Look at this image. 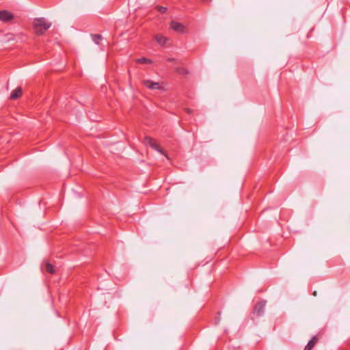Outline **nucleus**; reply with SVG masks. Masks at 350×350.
<instances>
[{
    "instance_id": "obj_16",
    "label": "nucleus",
    "mask_w": 350,
    "mask_h": 350,
    "mask_svg": "<svg viewBox=\"0 0 350 350\" xmlns=\"http://www.w3.org/2000/svg\"><path fill=\"white\" fill-rule=\"evenodd\" d=\"M219 321H220L219 317H217L216 320H215V324H218Z\"/></svg>"
},
{
    "instance_id": "obj_15",
    "label": "nucleus",
    "mask_w": 350,
    "mask_h": 350,
    "mask_svg": "<svg viewBox=\"0 0 350 350\" xmlns=\"http://www.w3.org/2000/svg\"><path fill=\"white\" fill-rule=\"evenodd\" d=\"M185 111L186 113H187L188 114H191L192 113V110L189 108H185Z\"/></svg>"
},
{
    "instance_id": "obj_3",
    "label": "nucleus",
    "mask_w": 350,
    "mask_h": 350,
    "mask_svg": "<svg viewBox=\"0 0 350 350\" xmlns=\"http://www.w3.org/2000/svg\"><path fill=\"white\" fill-rule=\"evenodd\" d=\"M144 144L146 145H149L150 146H151L153 149H154L155 150H157V152L165 155V157H167V155L165 154V152L162 150V148L155 143L154 140L151 138L150 137H148V136H146L144 137Z\"/></svg>"
},
{
    "instance_id": "obj_5",
    "label": "nucleus",
    "mask_w": 350,
    "mask_h": 350,
    "mask_svg": "<svg viewBox=\"0 0 350 350\" xmlns=\"http://www.w3.org/2000/svg\"><path fill=\"white\" fill-rule=\"evenodd\" d=\"M142 83L144 86L150 90H160L161 89V84L159 82H154L151 80H144Z\"/></svg>"
},
{
    "instance_id": "obj_12",
    "label": "nucleus",
    "mask_w": 350,
    "mask_h": 350,
    "mask_svg": "<svg viewBox=\"0 0 350 350\" xmlns=\"http://www.w3.org/2000/svg\"><path fill=\"white\" fill-rule=\"evenodd\" d=\"M136 62L140 64H149L151 62V60L146 57H142L137 59Z\"/></svg>"
},
{
    "instance_id": "obj_6",
    "label": "nucleus",
    "mask_w": 350,
    "mask_h": 350,
    "mask_svg": "<svg viewBox=\"0 0 350 350\" xmlns=\"http://www.w3.org/2000/svg\"><path fill=\"white\" fill-rule=\"evenodd\" d=\"M170 28L178 33H183L185 29V26L182 23L176 21H172L170 23Z\"/></svg>"
},
{
    "instance_id": "obj_14",
    "label": "nucleus",
    "mask_w": 350,
    "mask_h": 350,
    "mask_svg": "<svg viewBox=\"0 0 350 350\" xmlns=\"http://www.w3.org/2000/svg\"><path fill=\"white\" fill-rule=\"evenodd\" d=\"M158 10L161 13H165V11L167 10V8L165 7L159 6L158 8Z\"/></svg>"
},
{
    "instance_id": "obj_10",
    "label": "nucleus",
    "mask_w": 350,
    "mask_h": 350,
    "mask_svg": "<svg viewBox=\"0 0 350 350\" xmlns=\"http://www.w3.org/2000/svg\"><path fill=\"white\" fill-rule=\"evenodd\" d=\"M45 269H46V271H47L48 273H49L51 274H54L55 273V269L54 266L49 262L46 263Z\"/></svg>"
},
{
    "instance_id": "obj_8",
    "label": "nucleus",
    "mask_w": 350,
    "mask_h": 350,
    "mask_svg": "<svg viewBox=\"0 0 350 350\" xmlns=\"http://www.w3.org/2000/svg\"><path fill=\"white\" fill-rule=\"evenodd\" d=\"M319 338L317 336H313L310 341L308 342L307 345L305 347L304 350H312L315 345L317 343Z\"/></svg>"
},
{
    "instance_id": "obj_2",
    "label": "nucleus",
    "mask_w": 350,
    "mask_h": 350,
    "mask_svg": "<svg viewBox=\"0 0 350 350\" xmlns=\"http://www.w3.org/2000/svg\"><path fill=\"white\" fill-rule=\"evenodd\" d=\"M266 303L265 300H260L255 304L253 310L254 316L259 317L264 314Z\"/></svg>"
},
{
    "instance_id": "obj_7",
    "label": "nucleus",
    "mask_w": 350,
    "mask_h": 350,
    "mask_svg": "<svg viewBox=\"0 0 350 350\" xmlns=\"http://www.w3.org/2000/svg\"><path fill=\"white\" fill-rule=\"evenodd\" d=\"M22 94H23V91H22L21 88L18 87L12 92V93L10 96V98L11 100H16V99L18 98L19 97H21L22 96Z\"/></svg>"
},
{
    "instance_id": "obj_1",
    "label": "nucleus",
    "mask_w": 350,
    "mask_h": 350,
    "mask_svg": "<svg viewBox=\"0 0 350 350\" xmlns=\"http://www.w3.org/2000/svg\"><path fill=\"white\" fill-rule=\"evenodd\" d=\"M51 27V23L44 18H36L33 22V29L35 33L38 35H42Z\"/></svg>"
},
{
    "instance_id": "obj_9",
    "label": "nucleus",
    "mask_w": 350,
    "mask_h": 350,
    "mask_svg": "<svg viewBox=\"0 0 350 350\" xmlns=\"http://www.w3.org/2000/svg\"><path fill=\"white\" fill-rule=\"evenodd\" d=\"M155 40L159 44L163 45L165 44L167 39L161 35H157L155 36Z\"/></svg>"
},
{
    "instance_id": "obj_11",
    "label": "nucleus",
    "mask_w": 350,
    "mask_h": 350,
    "mask_svg": "<svg viewBox=\"0 0 350 350\" xmlns=\"http://www.w3.org/2000/svg\"><path fill=\"white\" fill-rule=\"evenodd\" d=\"M91 37L94 42L96 44H99V42L103 38L102 36L100 34H92Z\"/></svg>"
},
{
    "instance_id": "obj_4",
    "label": "nucleus",
    "mask_w": 350,
    "mask_h": 350,
    "mask_svg": "<svg viewBox=\"0 0 350 350\" xmlns=\"http://www.w3.org/2000/svg\"><path fill=\"white\" fill-rule=\"evenodd\" d=\"M14 18L12 13L8 10L0 11V21L8 23Z\"/></svg>"
},
{
    "instance_id": "obj_18",
    "label": "nucleus",
    "mask_w": 350,
    "mask_h": 350,
    "mask_svg": "<svg viewBox=\"0 0 350 350\" xmlns=\"http://www.w3.org/2000/svg\"><path fill=\"white\" fill-rule=\"evenodd\" d=\"M313 295H314V296H316V295H317V292H316V291H314V293H313Z\"/></svg>"
},
{
    "instance_id": "obj_13",
    "label": "nucleus",
    "mask_w": 350,
    "mask_h": 350,
    "mask_svg": "<svg viewBox=\"0 0 350 350\" xmlns=\"http://www.w3.org/2000/svg\"><path fill=\"white\" fill-rule=\"evenodd\" d=\"M177 72L180 74L184 75L187 73V71L185 68H180L176 69Z\"/></svg>"
},
{
    "instance_id": "obj_17",
    "label": "nucleus",
    "mask_w": 350,
    "mask_h": 350,
    "mask_svg": "<svg viewBox=\"0 0 350 350\" xmlns=\"http://www.w3.org/2000/svg\"><path fill=\"white\" fill-rule=\"evenodd\" d=\"M167 61L168 62H172V61H174V59L173 58H168Z\"/></svg>"
}]
</instances>
